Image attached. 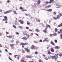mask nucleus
Segmentation results:
<instances>
[{
    "mask_svg": "<svg viewBox=\"0 0 62 62\" xmlns=\"http://www.w3.org/2000/svg\"><path fill=\"white\" fill-rule=\"evenodd\" d=\"M47 26H48V27H49V28H51V26L49 25H47Z\"/></svg>",
    "mask_w": 62,
    "mask_h": 62,
    "instance_id": "46",
    "label": "nucleus"
},
{
    "mask_svg": "<svg viewBox=\"0 0 62 62\" xmlns=\"http://www.w3.org/2000/svg\"><path fill=\"white\" fill-rule=\"evenodd\" d=\"M26 36H27V37H27V38H28V37H30V36H29V35H27Z\"/></svg>",
    "mask_w": 62,
    "mask_h": 62,
    "instance_id": "57",
    "label": "nucleus"
},
{
    "mask_svg": "<svg viewBox=\"0 0 62 62\" xmlns=\"http://www.w3.org/2000/svg\"><path fill=\"white\" fill-rule=\"evenodd\" d=\"M55 49H59V47L58 46H56L55 47Z\"/></svg>",
    "mask_w": 62,
    "mask_h": 62,
    "instance_id": "24",
    "label": "nucleus"
},
{
    "mask_svg": "<svg viewBox=\"0 0 62 62\" xmlns=\"http://www.w3.org/2000/svg\"><path fill=\"white\" fill-rule=\"evenodd\" d=\"M9 33L8 32H6V34H8Z\"/></svg>",
    "mask_w": 62,
    "mask_h": 62,
    "instance_id": "62",
    "label": "nucleus"
},
{
    "mask_svg": "<svg viewBox=\"0 0 62 62\" xmlns=\"http://www.w3.org/2000/svg\"><path fill=\"white\" fill-rule=\"evenodd\" d=\"M59 55L60 56H62V53H60V54H55L54 56H52L51 58L52 59H54L55 61H56L57 59L58 58V56Z\"/></svg>",
    "mask_w": 62,
    "mask_h": 62,
    "instance_id": "1",
    "label": "nucleus"
},
{
    "mask_svg": "<svg viewBox=\"0 0 62 62\" xmlns=\"http://www.w3.org/2000/svg\"><path fill=\"white\" fill-rule=\"evenodd\" d=\"M16 35H19V33L18 32H16Z\"/></svg>",
    "mask_w": 62,
    "mask_h": 62,
    "instance_id": "33",
    "label": "nucleus"
},
{
    "mask_svg": "<svg viewBox=\"0 0 62 62\" xmlns=\"http://www.w3.org/2000/svg\"><path fill=\"white\" fill-rule=\"evenodd\" d=\"M10 46L11 47H13V46H14V45L13 44H10Z\"/></svg>",
    "mask_w": 62,
    "mask_h": 62,
    "instance_id": "26",
    "label": "nucleus"
},
{
    "mask_svg": "<svg viewBox=\"0 0 62 62\" xmlns=\"http://www.w3.org/2000/svg\"><path fill=\"white\" fill-rule=\"evenodd\" d=\"M53 36H56L57 35V34L56 33H55L53 34Z\"/></svg>",
    "mask_w": 62,
    "mask_h": 62,
    "instance_id": "38",
    "label": "nucleus"
},
{
    "mask_svg": "<svg viewBox=\"0 0 62 62\" xmlns=\"http://www.w3.org/2000/svg\"><path fill=\"white\" fill-rule=\"evenodd\" d=\"M45 41H46L47 42H48L49 41V39L47 38H45V39L43 41V42H45Z\"/></svg>",
    "mask_w": 62,
    "mask_h": 62,
    "instance_id": "6",
    "label": "nucleus"
},
{
    "mask_svg": "<svg viewBox=\"0 0 62 62\" xmlns=\"http://www.w3.org/2000/svg\"><path fill=\"white\" fill-rule=\"evenodd\" d=\"M19 28H20V29H22L23 28V27L21 26H19Z\"/></svg>",
    "mask_w": 62,
    "mask_h": 62,
    "instance_id": "31",
    "label": "nucleus"
},
{
    "mask_svg": "<svg viewBox=\"0 0 62 62\" xmlns=\"http://www.w3.org/2000/svg\"><path fill=\"white\" fill-rule=\"evenodd\" d=\"M27 24L28 25H29V24H30V23H28V22L27 21Z\"/></svg>",
    "mask_w": 62,
    "mask_h": 62,
    "instance_id": "50",
    "label": "nucleus"
},
{
    "mask_svg": "<svg viewBox=\"0 0 62 62\" xmlns=\"http://www.w3.org/2000/svg\"><path fill=\"white\" fill-rule=\"evenodd\" d=\"M45 59L46 60H48V58L46 57L45 58Z\"/></svg>",
    "mask_w": 62,
    "mask_h": 62,
    "instance_id": "51",
    "label": "nucleus"
},
{
    "mask_svg": "<svg viewBox=\"0 0 62 62\" xmlns=\"http://www.w3.org/2000/svg\"><path fill=\"white\" fill-rule=\"evenodd\" d=\"M22 53L23 54H24L25 53V51H24V50H23V49H22Z\"/></svg>",
    "mask_w": 62,
    "mask_h": 62,
    "instance_id": "34",
    "label": "nucleus"
},
{
    "mask_svg": "<svg viewBox=\"0 0 62 62\" xmlns=\"http://www.w3.org/2000/svg\"><path fill=\"white\" fill-rule=\"evenodd\" d=\"M60 31L61 33H62V29H61L60 30Z\"/></svg>",
    "mask_w": 62,
    "mask_h": 62,
    "instance_id": "37",
    "label": "nucleus"
},
{
    "mask_svg": "<svg viewBox=\"0 0 62 62\" xmlns=\"http://www.w3.org/2000/svg\"><path fill=\"white\" fill-rule=\"evenodd\" d=\"M35 31L36 32H39V30L38 29H36L35 30Z\"/></svg>",
    "mask_w": 62,
    "mask_h": 62,
    "instance_id": "28",
    "label": "nucleus"
},
{
    "mask_svg": "<svg viewBox=\"0 0 62 62\" xmlns=\"http://www.w3.org/2000/svg\"><path fill=\"white\" fill-rule=\"evenodd\" d=\"M39 62H43V61L41 60H39Z\"/></svg>",
    "mask_w": 62,
    "mask_h": 62,
    "instance_id": "39",
    "label": "nucleus"
},
{
    "mask_svg": "<svg viewBox=\"0 0 62 62\" xmlns=\"http://www.w3.org/2000/svg\"><path fill=\"white\" fill-rule=\"evenodd\" d=\"M58 30V29H57V28H55V30H54V31L55 32H57V31Z\"/></svg>",
    "mask_w": 62,
    "mask_h": 62,
    "instance_id": "20",
    "label": "nucleus"
},
{
    "mask_svg": "<svg viewBox=\"0 0 62 62\" xmlns=\"http://www.w3.org/2000/svg\"><path fill=\"white\" fill-rule=\"evenodd\" d=\"M43 56L44 57H45V56H46V55H45L44 54H43Z\"/></svg>",
    "mask_w": 62,
    "mask_h": 62,
    "instance_id": "60",
    "label": "nucleus"
},
{
    "mask_svg": "<svg viewBox=\"0 0 62 62\" xmlns=\"http://www.w3.org/2000/svg\"><path fill=\"white\" fill-rule=\"evenodd\" d=\"M7 3H9V2H10V1H9V0H8L7 1Z\"/></svg>",
    "mask_w": 62,
    "mask_h": 62,
    "instance_id": "54",
    "label": "nucleus"
},
{
    "mask_svg": "<svg viewBox=\"0 0 62 62\" xmlns=\"http://www.w3.org/2000/svg\"><path fill=\"white\" fill-rule=\"evenodd\" d=\"M9 54V55H12V54L10 53H8Z\"/></svg>",
    "mask_w": 62,
    "mask_h": 62,
    "instance_id": "59",
    "label": "nucleus"
},
{
    "mask_svg": "<svg viewBox=\"0 0 62 62\" xmlns=\"http://www.w3.org/2000/svg\"><path fill=\"white\" fill-rule=\"evenodd\" d=\"M47 11L48 12H51L52 11V9H49L48 10H47Z\"/></svg>",
    "mask_w": 62,
    "mask_h": 62,
    "instance_id": "17",
    "label": "nucleus"
},
{
    "mask_svg": "<svg viewBox=\"0 0 62 62\" xmlns=\"http://www.w3.org/2000/svg\"><path fill=\"white\" fill-rule=\"evenodd\" d=\"M20 9H21V10H22V9H23V7H20V8H19Z\"/></svg>",
    "mask_w": 62,
    "mask_h": 62,
    "instance_id": "35",
    "label": "nucleus"
},
{
    "mask_svg": "<svg viewBox=\"0 0 62 62\" xmlns=\"http://www.w3.org/2000/svg\"><path fill=\"white\" fill-rule=\"evenodd\" d=\"M21 39H23V40H27V38L25 37H23V38H21Z\"/></svg>",
    "mask_w": 62,
    "mask_h": 62,
    "instance_id": "11",
    "label": "nucleus"
},
{
    "mask_svg": "<svg viewBox=\"0 0 62 62\" xmlns=\"http://www.w3.org/2000/svg\"><path fill=\"white\" fill-rule=\"evenodd\" d=\"M35 54H38V52L37 51H36L35 52Z\"/></svg>",
    "mask_w": 62,
    "mask_h": 62,
    "instance_id": "41",
    "label": "nucleus"
},
{
    "mask_svg": "<svg viewBox=\"0 0 62 62\" xmlns=\"http://www.w3.org/2000/svg\"><path fill=\"white\" fill-rule=\"evenodd\" d=\"M60 17L59 16V15H57V16L56 18L55 17H53V18L55 20H57V19H58L60 18Z\"/></svg>",
    "mask_w": 62,
    "mask_h": 62,
    "instance_id": "5",
    "label": "nucleus"
},
{
    "mask_svg": "<svg viewBox=\"0 0 62 62\" xmlns=\"http://www.w3.org/2000/svg\"><path fill=\"white\" fill-rule=\"evenodd\" d=\"M13 25V27L15 28H16V26L15 25Z\"/></svg>",
    "mask_w": 62,
    "mask_h": 62,
    "instance_id": "43",
    "label": "nucleus"
},
{
    "mask_svg": "<svg viewBox=\"0 0 62 62\" xmlns=\"http://www.w3.org/2000/svg\"><path fill=\"white\" fill-rule=\"evenodd\" d=\"M18 56V55H14V57H15V58H16V57L17 56Z\"/></svg>",
    "mask_w": 62,
    "mask_h": 62,
    "instance_id": "44",
    "label": "nucleus"
},
{
    "mask_svg": "<svg viewBox=\"0 0 62 62\" xmlns=\"http://www.w3.org/2000/svg\"><path fill=\"white\" fill-rule=\"evenodd\" d=\"M14 42V40H12L11 41V43H12Z\"/></svg>",
    "mask_w": 62,
    "mask_h": 62,
    "instance_id": "55",
    "label": "nucleus"
},
{
    "mask_svg": "<svg viewBox=\"0 0 62 62\" xmlns=\"http://www.w3.org/2000/svg\"><path fill=\"white\" fill-rule=\"evenodd\" d=\"M5 51H6V52H8V50H7V49H5Z\"/></svg>",
    "mask_w": 62,
    "mask_h": 62,
    "instance_id": "52",
    "label": "nucleus"
},
{
    "mask_svg": "<svg viewBox=\"0 0 62 62\" xmlns=\"http://www.w3.org/2000/svg\"><path fill=\"white\" fill-rule=\"evenodd\" d=\"M35 47V46H34V45H32L31 46V49H32V50H33V49H34V48Z\"/></svg>",
    "mask_w": 62,
    "mask_h": 62,
    "instance_id": "13",
    "label": "nucleus"
},
{
    "mask_svg": "<svg viewBox=\"0 0 62 62\" xmlns=\"http://www.w3.org/2000/svg\"><path fill=\"white\" fill-rule=\"evenodd\" d=\"M51 7H52V6L51 5H49L48 6H46L45 7V8H51Z\"/></svg>",
    "mask_w": 62,
    "mask_h": 62,
    "instance_id": "9",
    "label": "nucleus"
},
{
    "mask_svg": "<svg viewBox=\"0 0 62 62\" xmlns=\"http://www.w3.org/2000/svg\"><path fill=\"white\" fill-rule=\"evenodd\" d=\"M34 5L36 7H37L38 6V5L36 3H35L34 4Z\"/></svg>",
    "mask_w": 62,
    "mask_h": 62,
    "instance_id": "32",
    "label": "nucleus"
},
{
    "mask_svg": "<svg viewBox=\"0 0 62 62\" xmlns=\"http://www.w3.org/2000/svg\"><path fill=\"white\" fill-rule=\"evenodd\" d=\"M51 51H52V52H54V49L53 48H51Z\"/></svg>",
    "mask_w": 62,
    "mask_h": 62,
    "instance_id": "19",
    "label": "nucleus"
},
{
    "mask_svg": "<svg viewBox=\"0 0 62 62\" xmlns=\"http://www.w3.org/2000/svg\"><path fill=\"white\" fill-rule=\"evenodd\" d=\"M35 34L36 36H38V37H39V34H38L37 33H36Z\"/></svg>",
    "mask_w": 62,
    "mask_h": 62,
    "instance_id": "53",
    "label": "nucleus"
},
{
    "mask_svg": "<svg viewBox=\"0 0 62 62\" xmlns=\"http://www.w3.org/2000/svg\"><path fill=\"white\" fill-rule=\"evenodd\" d=\"M30 35H31V36H33V33H31L30 34Z\"/></svg>",
    "mask_w": 62,
    "mask_h": 62,
    "instance_id": "61",
    "label": "nucleus"
},
{
    "mask_svg": "<svg viewBox=\"0 0 62 62\" xmlns=\"http://www.w3.org/2000/svg\"><path fill=\"white\" fill-rule=\"evenodd\" d=\"M19 43H20V42H19V41H16V45H19Z\"/></svg>",
    "mask_w": 62,
    "mask_h": 62,
    "instance_id": "15",
    "label": "nucleus"
},
{
    "mask_svg": "<svg viewBox=\"0 0 62 62\" xmlns=\"http://www.w3.org/2000/svg\"><path fill=\"white\" fill-rule=\"evenodd\" d=\"M18 22H20L21 24H23V21L21 20H19Z\"/></svg>",
    "mask_w": 62,
    "mask_h": 62,
    "instance_id": "12",
    "label": "nucleus"
},
{
    "mask_svg": "<svg viewBox=\"0 0 62 62\" xmlns=\"http://www.w3.org/2000/svg\"><path fill=\"white\" fill-rule=\"evenodd\" d=\"M47 29H48V27L46 26L45 30L43 31V32L44 33H47Z\"/></svg>",
    "mask_w": 62,
    "mask_h": 62,
    "instance_id": "3",
    "label": "nucleus"
},
{
    "mask_svg": "<svg viewBox=\"0 0 62 62\" xmlns=\"http://www.w3.org/2000/svg\"><path fill=\"white\" fill-rule=\"evenodd\" d=\"M14 13L15 14H16V15H17V12H16V11L15 10H14Z\"/></svg>",
    "mask_w": 62,
    "mask_h": 62,
    "instance_id": "27",
    "label": "nucleus"
},
{
    "mask_svg": "<svg viewBox=\"0 0 62 62\" xmlns=\"http://www.w3.org/2000/svg\"><path fill=\"white\" fill-rule=\"evenodd\" d=\"M11 11V10H8L7 11L4 12V14H8Z\"/></svg>",
    "mask_w": 62,
    "mask_h": 62,
    "instance_id": "8",
    "label": "nucleus"
},
{
    "mask_svg": "<svg viewBox=\"0 0 62 62\" xmlns=\"http://www.w3.org/2000/svg\"><path fill=\"white\" fill-rule=\"evenodd\" d=\"M58 27H61V26H62V23H61L60 25H59L58 26Z\"/></svg>",
    "mask_w": 62,
    "mask_h": 62,
    "instance_id": "21",
    "label": "nucleus"
},
{
    "mask_svg": "<svg viewBox=\"0 0 62 62\" xmlns=\"http://www.w3.org/2000/svg\"><path fill=\"white\" fill-rule=\"evenodd\" d=\"M47 53L48 54H51V52L50 51H48V52Z\"/></svg>",
    "mask_w": 62,
    "mask_h": 62,
    "instance_id": "30",
    "label": "nucleus"
},
{
    "mask_svg": "<svg viewBox=\"0 0 62 62\" xmlns=\"http://www.w3.org/2000/svg\"><path fill=\"white\" fill-rule=\"evenodd\" d=\"M62 16V14L61 13H60V15H59L60 17H61V16Z\"/></svg>",
    "mask_w": 62,
    "mask_h": 62,
    "instance_id": "49",
    "label": "nucleus"
},
{
    "mask_svg": "<svg viewBox=\"0 0 62 62\" xmlns=\"http://www.w3.org/2000/svg\"><path fill=\"white\" fill-rule=\"evenodd\" d=\"M51 44H52V45H54H54H55V44H54V43L52 41L51 42Z\"/></svg>",
    "mask_w": 62,
    "mask_h": 62,
    "instance_id": "22",
    "label": "nucleus"
},
{
    "mask_svg": "<svg viewBox=\"0 0 62 62\" xmlns=\"http://www.w3.org/2000/svg\"><path fill=\"white\" fill-rule=\"evenodd\" d=\"M57 33L58 34H60V31H57Z\"/></svg>",
    "mask_w": 62,
    "mask_h": 62,
    "instance_id": "45",
    "label": "nucleus"
},
{
    "mask_svg": "<svg viewBox=\"0 0 62 62\" xmlns=\"http://www.w3.org/2000/svg\"><path fill=\"white\" fill-rule=\"evenodd\" d=\"M17 59H19V56H17Z\"/></svg>",
    "mask_w": 62,
    "mask_h": 62,
    "instance_id": "64",
    "label": "nucleus"
},
{
    "mask_svg": "<svg viewBox=\"0 0 62 62\" xmlns=\"http://www.w3.org/2000/svg\"><path fill=\"white\" fill-rule=\"evenodd\" d=\"M49 3V4H50V2H48V1H46V5H47V4H48Z\"/></svg>",
    "mask_w": 62,
    "mask_h": 62,
    "instance_id": "25",
    "label": "nucleus"
},
{
    "mask_svg": "<svg viewBox=\"0 0 62 62\" xmlns=\"http://www.w3.org/2000/svg\"><path fill=\"white\" fill-rule=\"evenodd\" d=\"M21 62H27L26 61H24V60H21Z\"/></svg>",
    "mask_w": 62,
    "mask_h": 62,
    "instance_id": "29",
    "label": "nucleus"
},
{
    "mask_svg": "<svg viewBox=\"0 0 62 62\" xmlns=\"http://www.w3.org/2000/svg\"><path fill=\"white\" fill-rule=\"evenodd\" d=\"M6 36L7 38H12L13 37L12 36H11L10 35H9L8 36L7 35H6Z\"/></svg>",
    "mask_w": 62,
    "mask_h": 62,
    "instance_id": "10",
    "label": "nucleus"
},
{
    "mask_svg": "<svg viewBox=\"0 0 62 62\" xmlns=\"http://www.w3.org/2000/svg\"><path fill=\"white\" fill-rule=\"evenodd\" d=\"M53 13L54 15H56V13H55V12H54Z\"/></svg>",
    "mask_w": 62,
    "mask_h": 62,
    "instance_id": "58",
    "label": "nucleus"
},
{
    "mask_svg": "<svg viewBox=\"0 0 62 62\" xmlns=\"http://www.w3.org/2000/svg\"><path fill=\"white\" fill-rule=\"evenodd\" d=\"M25 51H27V53H30V50L28 49V47H26L24 48Z\"/></svg>",
    "mask_w": 62,
    "mask_h": 62,
    "instance_id": "2",
    "label": "nucleus"
},
{
    "mask_svg": "<svg viewBox=\"0 0 62 62\" xmlns=\"http://www.w3.org/2000/svg\"><path fill=\"white\" fill-rule=\"evenodd\" d=\"M38 22H40V20H39V19H38Z\"/></svg>",
    "mask_w": 62,
    "mask_h": 62,
    "instance_id": "63",
    "label": "nucleus"
},
{
    "mask_svg": "<svg viewBox=\"0 0 62 62\" xmlns=\"http://www.w3.org/2000/svg\"><path fill=\"white\" fill-rule=\"evenodd\" d=\"M26 58H31V56L29 55L28 56H26Z\"/></svg>",
    "mask_w": 62,
    "mask_h": 62,
    "instance_id": "23",
    "label": "nucleus"
},
{
    "mask_svg": "<svg viewBox=\"0 0 62 62\" xmlns=\"http://www.w3.org/2000/svg\"><path fill=\"white\" fill-rule=\"evenodd\" d=\"M50 37H52V36H53V34H50Z\"/></svg>",
    "mask_w": 62,
    "mask_h": 62,
    "instance_id": "48",
    "label": "nucleus"
},
{
    "mask_svg": "<svg viewBox=\"0 0 62 62\" xmlns=\"http://www.w3.org/2000/svg\"><path fill=\"white\" fill-rule=\"evenodd\" d=\"M27 31H24L23 32V34L25 35H26L27 34Z\"/></svg>",
    "mask_w": 62,
    "mask_h": 62,
    "instance_id": "16",
    "label": "nucleus"
},
{
    "mask_svg": "<svg viewBox=\"0 0 62 62\" xmlns=\"http://www.w3.org/2000/svg\"><path fill=\"white\" fill-rule=\"evenodd\" d=\"M54 1V0H50L49 1V4H51L52 2H53Z\"/></svg>",
    "mask_w": 62,
    "mask_h": 62,
    "instance_id": "18",
    "label": "nucleus"
},
{
    "mask_svg": "<svg viewBox=\"0 0 62 62\" xmlns=\"http://www.w3.org/2000/svg\"><path fill=\"white\" fill-rule=\"evenodd\" d=\"M61 39H62V34H61L60 35Z\"/></svg>",
    "mask_w": 62,
    "mask_h": 62,
    "instance_id": "40",
    "label": "nucleus"
},
{
    "mask_svg": "<svg viewBox=\"0 0 62 62\" xmlns=\"http://www.w3.org/2000/svg\"><path fill=\"white\" fill-rule=\"evenodd\" d=\"M26 29H29V27H26Z\"/></svg>",
    "mask_w": 62,
    "mask_h": 62,
    "instance_id": "56",
    "label": "nucleus"
},
{
    "mask_svg": "<svg viewBox=\"0 0 62 62\" xmlns=\"http://www.w3.org/2000/svg\"><path fill=\"white\" fill-rule=\"evenodd\" d=\"M41 2L40 0H38L37 2V4H38V5H39V4H40Z\"/></svg>",
    "mask_w": 62,
    "mask_h": 62,
    "instance_id": "14",
    "label": "nucleus"
},
{
    "mask_svg": "<svg viewBox=\"0 0 62 62\" xmlns=\"http://www.w3.org/2000/svg\"><path fill=\"white\" fill-rule=\"evenodd\" d=\"M42 40L41 39H40L39 40V42H42Z\"/></svg>",
    "mask_w": 62,
    "mask_h": 62,
    "instance_id": "47",
    "label": "nucleus"
},
{
    "mask_svg": "<svg viewBox=\"0 0 62 62\" xmlns=\"http://www.w3.org/2000/svg\"><path fill=\"white\" fill-rule=\"evenodd\" d=\"M54 41L55 43H57V40H55Z\"/></svg>",
    "mask_w": 62,
    "mask_h": 62,
    "instance_id": "42",
    "label": "nucleus"
},
{
    "mask_svg": "<svg viewBox=\"0 0 62 62\" xmlns=\"http://www.w3.org/2000/svg\"><path fill=\"white\" fill-rule=\"evenodd\" d=\"M8 58L9 59H10V60H11V61H12V59H11V58H10V57H8Z\"/></svg>",
    "mask_w": 62,
    "mask_h": 62,
    "instance_id": "36",
    "label": "nucleus"
},
{
    "mask_svg": "<svg viewBox=\"0 0 62 62\" xmlns=\"http://www.w3.org/2000/svg\"><path fill=\"white\" fill-rule=\"evenodd\" d=\"M4 18L5 19H3L2 20L3 21H7L8 20V17L6 16H4Z\"/></svg>",
    "mask_w": 62,
    "mask_h": 62,
    "instance_id": "4",
    "label": "nucleus"
},
{
    "mask_svg": "<svg viewBox=\"0 0 62 62\" xmlns=\"http://www.w3.org/2000/svg\"><path fill=\"white\" fill-rule=\"evenodd\" d=\"M28 44V43L27 42H25V43H21V45H27Z\"/></svg>",
    "mask_w": 62,
    "mask_h": 62,
    "instance_id": "7",
    "label": "nucleus"
}]
</instances>
